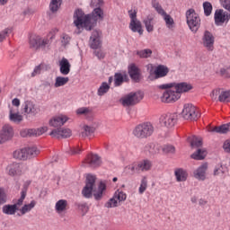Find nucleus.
I'll return each instance as SVG.
<instances>
[{
	"label": "nucleus",
	"instance_id": "nucleus-1",
	"mask_svg": "<svg viewBox=\"0 0 230 230\" xmlns=\"http://www.w3.org/2000/svg\"><path fill=\"white\" fill-rule=\"evenodd\" d=\"M74 24L78 30L80 28H85L87 31L93 30V21H103V10L101 7H96L92 14H85L81 9H77L74 13Z\"/></svg>",
	"mask_w": 230,
	"mask_h": 230
},
{
	"label": "nucleus",
	"instance_id": "nucleus-2",
	"mask_svg": "<svg viewBox=\"0 0 230 230\" xmlns=\"http://www.w3.org/2000/svg\"><path fill=\"white\" fill-rule=\"evenodd\" d=\"M155 130V128L152 123L143 122L135 127L133 129V136H135V137L137 139H147V137L153 136Z\"/></svg>",
	"mask_w": 230,
	"mask_h": 230
},
{
	"label": "nucleus",
	"instance_id": "nucleus-3",
	"mask_svg": "<svg viewBox=\"0 0 230 230\" xmlns=\"http://www.w3.org/2000/svg\"><path fill=\"white\" fill-rule=\"evenodd\" d=\"M39 154H40V151L37 148V146H32L16 150L13 152V156L14 159L26 161V159H32V157H37Z\"/></svg>",
	"mask_w": 230,
	"mask_h": 230
},
{
	"label": "nucleus",
	"instance_id": "nucleus-4",
	"mask_svg": "<svg viewBox=\"0 0 230 230\" xmlns=\"http://www.w3.org/2000/svg\"><path fill=\"white\" fill-rule=\"evenodd\" d=\"M186 19L190 31L197 33L199 28H200V16L197 14L194 9H189L186 12Z\"/></svg>",
	"mask_w": 230,
	"mask_h": 230
},
{
	"label": "nucleus",
	"instance_id": "nucleus-5",
	"mask_svg": "<svg viewBox=\"0 0 230 230\" xmlns=\"http://www.w3.org/2000/svg\"><path fill=\"white\" fill-rule=\"evenodd\" d=\"M158 89H174L178 94H182V93H188L193 89V86L186 82L182 83H169L164 84H160L157 86Z\"/></svg>",
	"mask_w": 230,
	"mask_h": 230
},
{
	"label": "nucleus",
	"instance_id": "nucleus-6",
	"mask_svg": "<svg viewBox=\"0 0 230 230\" xmlns=\"http://www.w3.org/2000/svg\"><path fill=\"white\" fill-rule=\"evenodd\" d=\"M182 117L184 119H190V121H197L200 118V111L193 104H185L182 110Z\"/></svg>",
	"mask_w": 230,
	"mask_h": 230
},
{
	"label": "nucleus",
	"instance_id": "nucleus-7",
	"mask_svg": "<svg viewBox=\"0 0 230 230\" xmlns=\"http://www.w3.org/2000/svg\"><path fill=\"white\" fill-rule=\"evenodd\" d=\"M127 200V193L123 192L122 190H118L113 197L105 203V208H118L121 202H125Z\"/></svg>",
	"mask_w": 230,
	"mask_h": 230
},
{
	"label": "nucleus",
	"instance_id": "nucleus-8",
	"mask_svg": "<svg viewBox=\"0 0 230 230\" xmlns=\"http://www.w3.org/2000/svg\"><path fill=\"white\" fill-rule=\"evenodd\" d=\"M94 184H96V176L88 174L86 176L85 186L82 190V195L84 197V199L93 198V190H94Z\"/></svg>",
	"mask_w": 230,
	"mask_h": 230
},
{
	"label": "nucleus",
	"instance_id": "nucleus-9",
	"mask_svg": "<svg viewBox=\"0 0 230 230\" xmlns=\"http://www.w3.org/2000/svg\"><path fill=\"white\" fill-rule=\"evenodd\" d=\"M140 100H143V93L137 92L128 93L120 102L124 107H130L139 103Z\"/></svg>",
	"mask_w": 230,
	"mask_h": 230
},
{
	"label": "nucleus",
	"instance_id": "nucleus-10",
	"mask_svg": "<svg viewBox=\"0 0 230 230\" xmlns=\"http://www.w3.org/2000/svg\"><path fill=\"white\" fill-rule=\"evenodd\" d=\"M180 99L181 94H179L174 88H166L161 96V102H163V103H175V102Z\"/></svg>",
	"mask_w": 230,
	"mask_h": 230
},
{
	"label": "nucleus",
	"instance_id": "nucleus-11",
	"mask_svg": "<svg viewBox=\"0 0 230 230\" xmlns=\"http://www.w3.org/2000/svg\"><path fill=\"white\" fill-rule=\"evenodd\" d=\"M214 21L216 26H224L225 22L227 24L230 21V13L224 11V9H217L214 13Z\"/></svg>",
	"mask_w": 230,
	"mask_h": 230
},
{
	"label": "nucleus",
	"instance_id": "nucleus-12",
	"mask_svg": "<svg viewBox=\"0 0 230 230\" xmlns=\"http://www.w3.org/2000/svg\"><path fill=\"white\" fill-rule=\"evenodd\" d=\"M30 48L31 49H39L40 48H44L49 44V40L40 38V36L32 35L29 40Z\"/></svg>",
	"mask_w": 230,
	"mask_h": 230
},
{
	"label": "nucleus",
	"instance_id": "nucleus-13",
	"mask_svg": "<svg viewBox=\"0 0 230 230\" xmlns=\"http://www.w3.org/2000/svg\"><path fill=\"white\" fill-rule=\"evenodd\" d=\"M202 45L208 51H213L215 49V36L211 31H205L202 37Z\"/></svg>",
	"mask_w": 230,
	"mask_h": 230
},
{
	"label": "nucleus",
	"instance_id": "nucleus-14",
	"mask_svg": "<svg viewBox=\"0 0 230 230\" xmlns=\"http://www.w3.org/2000/svg\"><path fill=\"white\" fill-rule=\"evenodd\" d=\"M160 123L163 127H166L167 128L175 127V123H177V114L167 113L165 115H162L160 118Z\"/></svg>",
	"mask_w": 230,
	"mask_h": 230
},
{
	"label": "nucleus",
	"instance_id": "nucleus-15",
	"mask_svg": "<svg viewBox=\"0 0 230 230\" xmlns=\"http://www.w3.org/2000/svg\"><path fill=\"white\" fill-rule=\"evenodd\" d=\"M170 73V68L164 65H159L154 71V74L150 72L149 80H158V78H164ZM155 75V76H154Z\"/></svg>",
	"mask_w": 230,
	"mask_h": 230
},
{
	"label": "nucleus",
	"instance_id": "nucleus-16",
	"mask_svg": "<svg viewBox=\"0 0 230 230\" xmlns=\"http://www.w3.org/2000/svg\"><path fill=\"white\" fill-rule=\"evenodd\" d=\"M84 164L90 168H98L102 166V157L96 154H89L84 159Z\"/></svg>",
	"mask_w": 230,
	"mask_h": 230
},
{
	"label": "nucleus",
	"instance_id": "nucleus-17",
	"mask_svg": "<svg viewBox=\"0 0 230 230\" xmlns=\"http://www.w3.org/2000/svg\"><path fill=\"white\" fill-rule=\"evenodd\" d=\"M22 109L24 114L29 116H36L40 112V108H39L33 102L31 101H25L22 104Z\"/></svg>",
	"mask_w": 230,
	"mask_h": 230
},
{
	"label": "nucleus",
	"instance_id": "nucleus-18",
	"mask_svg": "<svg viewBox=\"0 0 230 230\" xmlns=\"http://www.w3.org/2000/svg\"><path fill=\"white\" fill-rule=\"evenodd\" d=\"M89 46L92 49H99V48H102V32L100 31H93L92 32Z\"/></svg>",
	"mask_w": 230,
	"mask_h": 230
},
{
	"label": "nucleus",
	"instance_id": "nucleus-19",
	"mask_svg": "<svg viewBox=\"0 0 230 230\" xmlns=\"http://www.w3.org/2000/svg\"><path fill=\"white\" fill-rule=\"evenodd\" d=\"M128 73L133 82L136 84H139L141 82V69H139L136 64L133 63L128 66Z\"/></svg>",
	"mask_w": 230,
	"mask_h": 230
},
{
	"label": "nucleus",
	"instance_id": "nucleus-20",
	"mask_svg": "<svg viewBox=\"0 0 230 230\" xmlns=\"http://www.w3.org/2000/svg\"><path fill=\"white\" fill-rule=\"evenodd\" d=\"M13 137V128L12 126L6 124L3 127L0 131V145L1 143H4L6 141H10Z\"/></svg>",
	"mask_w": 230,
	"mask_h": 230
},
{
	"label": "nucleus",
	"instance_id": "nucleus-21",
	"mask_svg": "<svg viewBox=\"0 0 230 230\" xmlns=\"http://www.w3.org/2000/svg\"><path fill=\"white\" fill-rule=\"evenodd\" d=\"M208 168H209L208 163H204L201 165H199L193 172L194 178L197 179L198 181H204L208 175Z\"/></svg>",
	"mask_w": 230,
	"mask_h": 230
},
{
	"label": "nucleus",
	"instance_id": "nucleus-22",
	"mask_svg": "<svg viewBox=\"0 0 230 230\" xmlns=\"http://www.w3.org/2000/svg\"><path fill=\"white\" fill-rule=\"evenodd\" d=\"M71 134L72 132L69 128H56L50 132L49 136L56 137L57 139H60V137H71Z\"/></svg>",
	"mask_w": 230,
	"mask_h": 230
},
{
	"label": "nucleus",
	"instance_id": "nucleus-23",
	"mask_svg": "<svg viewBox=\"0 0 230 230\" xmlns=\"http://www.w3.org/2000/svg\"><path fill=\"white\" fill-rule=\"evenodd\" d=\"M9 119L13 123L19 125L23 119L22 115L19 112V109L17 108H11L9 111Z\"/></svg>",
	"mask_w": 230,
	"mask_h": 230
},
{
	"label": "nucleus",
	"instance_id": "nucleus-24",
	"mask_svg": "<svg viewBox=\"0 0 230 230\" xmlns=\"http://www.w3.org/2000/svg\"><path fill=\"white\" fill-rule=\"evenodd\" d=\"M152 161L148 159H144L137 163V173H141V172H150L152 170Z\"/></svg>",
	"mask_w": 230,
	"mask_h": 230
},
{
	"label": "nucleus",
	"instance_id": "nucleus-25",
	"mask_svg": "<svg viewBox=\"0 0 230 230\" xmlns=\"http://www.w3.org/2000/svg\"><path fill=\"white\" fill-rule=\"evenodd\" d=\"M59 71L61 75H64L65 76L67 75L68 73H71V63H69V60H67V58H63L60 60Z\"/></svg>",
	"mask_w": 230,
	"mask_h": 230
},
{
	"label": "nucleus",
	"instance_id": "nucleus-26",
	"mask_svg": "<svg viewBox=\"0 0 230 230\" xmlns=\"http://www.w3.org/2000/svg\"><path fill=\"white\" fill-rule=\"evenodd\" d=\"M124 82H128V75L126 73H115L114 75V86L119 87L120 85H123Z\"/></svg>",
	"mask_w": 230,
	"mask_h": 230
},
{
	"label": "nucleus",
	"instance_id": "nucleus-27",
	"mask_svg": "<svg viewBox=\"0 0 230 230\" xmlns=\"http://www.w3.org/2000/svg\"><path fill=\"white\" fill-rule=\"evenodd\" d=\"M174 175L177 182H186L188 181V171L182 168L175 169Z\"/></svg>",
	"mask_w": 230,
	"mask_h": 230
},
{
	"label": "nucleus",
	"instance_id": "nucleus-28",
	"mask_svg": "<svg viewBox=\"0 0 230 230\" xmlns=\"http://www.w3.org/2000/svg\"><path fill=\"white\" fill-rule=\"evenodd\" d=\"M67 121V117L66 116H58L54 117L49 120L50 127H62Z\"/></svg>",
	"mask_w": 230,
	"mask_h": 230
},
{
	"label": "nucleus",
	"instance_id": "nucleus-29",
	"mask_svg": "<svg viewBox=\"0 0 230 230\" xmlns=\"http://www.w3.org/2000/svg\"><path fill=\"white\" fill-rule=\"evenodd\" d=\"M129 29L133 33H139V35H143V26L141 25V22L139 21H130Z\"/></svg>",
	"mask_w": 230,
	"mask_h": 230
},
{
	"label": "nucleus",
	"instance_id": "nucleus-30",
	"mask_svg": "<svg viewBox=\"0 0 230 230\" xmlns=\"http://www.w3.org/2000/svg\"><path fill=\"white\" fill-rule=\"evenodd\" d=\"M143 22L145 24L146 30L148 33H152L154 31V25L155 24L154 22V16L147 15L144 20Z\"/></svg>",
	"mask_w": 230,
	"mask_h": 230
},
{
	"label": "nucleus",
	"instance_id": "nucleus-31",
	"mask_svg": "<svg viewBox=\"0 0 230 230\" xmlns=\"http://www.w3.org/2000/svg\"><path fill=\"white\" fill-rule=\"evenodd\" d=\"M55 210L58 215H60V213H64V211H67V200L59 199L56 202Z\"/></svg>",
	"mask_w": 230,
	"mask_h": 230
},
{
	"label": "nucleus",
	"instance_id": "nucleus-32",
	"mask_svg": "<svg viewBox=\"0 0 230 230\" xmlns=\"http://www.w3.org/2000/svg\"><path fill=\"white\" fill-rule=\"evenodd\" d=\"M35 206H37V201L35 200H31V203L25 204L21 208H19L21 214H18V217H21V215H26V213H30V211H31Z\"/></svg>",
	"mask_w": 230,
	"mask_h": 230
},
{
	"label": "nucleus",
	"instance_id": "nucleus-33",
	"mask_svg": "<svg viewBox=\"0 0 230 230\" xmlns=\"http://www.w3.org/2000/svg\"><path fill=\"white\" fill-rule=\"evenodd\" d=\"M17 211H19V208H17V205L13 204H7L2 208V212L4 213V215H15Z\"/></svg>",
	"mask_w": 230,
	"mask_h": 230
},
{
	"label": "nucleus",
	"instance_id": "nucleus-34",
	"mask_svg": "<svg viewBox=\"0 0 230 230\" xmlns=\"http://www.w3.org/2000/svg\"><path fill=\"white\" fill-rule=\"evenodd\" d=\"M77 116H85L91 118L93 116V108L91 107H81L76 110Z\"/></svg>",
	"mask_w": 230,
	"mask_h": 230
},
{
	"label": "nucleus",
	"instance_id": "nucleus-35",
	"mask_svg": "<svg viewBox=\"0 0 230 230\" xmlns=\"http://www.w3.org/2000/svg\"><path fill=\"white\" fill-rule=\"evenodd\" d=\"M9 175H21V165L18 163H13L7 166Z\"/></svg>",
	"mask_w": 230,
	"mask_h": 230
},
{
	"label": "nucleus",
	"instance_id": "nucleus-36",
	"mask_svg": "<svg viewBox=\"0 0 230 230\" xmlns=\"http://www.w3.org/2000/svg\"><path fill=\"white\" fill-rule=\"evenodd\" d=\"M227 172H229V170L227 169V166L219 164L217 165H216L215 169H214V172L213 175L215 177L218 176V175H226V173H227Z\"/></svg>",
	"mask_w": 230,
	"mask_h": 230
},
{
	"label": "nucleus",
	"instance_id": "nucleus-37",
	"mask_svg": "<svg viewBox=\"0 0 230 230\" xmlns=\"http://www.w3.org/2000/svg\"><path fill=\"white\" fill-rule=\"evenodd\" d=\"M212 132H217V134H228V132H230V122L215 127L212 129Z\"/></svg>",
	"mask_w": 230,
	"mask_h": 230
},
{
	"label": "nucleus",
	"instance_id": "nucleus-38",
	"mask_svg": "<svg viewBox=\"0 0 230 230\" xmlns=\"http://www.w3.org/2000/svg\"><path fill=\"white\" fill-rule=\"evenodd\" d=\"M144 152L150 154V155H154L155 154H157L159 150L155 147V144H154V142H149L144 146Z\"/></svg>",
	"mask_w": 230,
	"mask_h": 230
},
{
	"label": "nucleus",
	"instance_id": "nucleus-39",
	"mask_svg": "<svg viewBox=\"0 0 230 230\" xmlns=\"http://www.w3.org/2000/svg\"><path fill=\"white\" fill-rule=\"evenodd\" d=\"M81 136L82 137H93V136H94V128L91 126H84Z\"/></svg>",
	"mask_w": 230,
	"mask_h": 230
},
{
	"label": "nucleus",
	"instance_id": "nucleus-40",
	"mask_svg": "<svg viewBox=\"0 0 230 230\" xmlns=\"http://www.w3.org/2000/svg\"><path fill=\"white\" fill-rule=\"evenodd\" d=\"M109 91H111V85L109 84H107V82H103V83H102L101 86L99 87V89L97 91V94H98V96H105V94H107V93H109Z\"/></svg>",
	"mask_w": 230,
	"mask_h": 230
},
{
	"label": "nucleus",
	"instance_id": "nucleus-41",
	"mask_svg": "<svg viewBox=\"0 0 230 230\" xmlns=\"http://www.w3.org/2000/svg\"><path fill=\"white\" fill-rule=\"evenodd\" d=\"M189 143H190V146L192 148H199L202 146V139L197 137H188Z\"/></svg>",
	"mask_w": 230,
	"mask_h": 230
},
{
	"label": "nucleus",
	"instance_id": "nucleus-42",
	"mask_svg": "<svg viewBox=\"0 0 230 230\" xmlns=\"http://www.w3.org/2000/svg\"><path fill=\"white\" fill-rule=\"evenodd\" d=\"M69 82V77L58 76L56 77V82L54 84V87H64Z\"/></svg>",
	"mask_w": 230,
	"mask_h": 230
},
{
	"label": "nucleus",
	"instance_id": "nucleus-43",
	"mask_svg": "<svg viewBox=\"0 0 230 230\" xmlns=\"http://www.w3.org/2000/svg\"><path fill=\"white\" fill-rule=\"evenodd\" d=\"M62 6V0H51L49 4V10L52 13L58 12V9Z\"/></svg>",
	"mask_w": 230,
	"mask_h": 230
},
{
	"label": "nucleus",
	"instance_id": "nucleus-44",
	"mask_svg": "<svg viewBox=\"0 0 230 230\" xmlns=\"http://www.w3.org/2000/svg\"><path fill=\"white\" fill-rule=\"evenodd\" d=\"M218 101L222 103H226L230 102V90L228 91H221L220 95L218 96Z\"/></svg>",
	"mask_w": 230,
	"mask_h": 230
},
{
	"label": "nucleus",
	"instance_id": "nucleus-45",
	"mask_svg": "<svg viewBox=\"0 0 230 230\" xmlns=\"http://www.w3.org/2000/svg\"><path fill=\"white\" fill-rule=\"evenodd\" d=\"M206 157V151L202 149H198L195 153L191 155V158L196 161H202Z\"/></svg>",
	"mask_w": 230,
	"mask_h": 230
},
{
	"label": "nucleus",
	"instance_id": "nucleus-46",
	"mask_svg": "<svg viewBox=\"0 0 230 230\" xmlns=\"http://www.w3.org/2000/svg\"><path fill=\"white\" fill-rule=\"evenodd\" d=\"M152 6H153V8H155V10L157 12V13H159V15H162V17L164 15H165L166 11H164V9H163V6H161V4H159V2H157V0L152 1Z\"/></svg>",
	"mask_w": 230,
	"mask_h": 230
},
{
	"label": "nucleus",
	"instance_id": "nucleus-47",
	"mask_svg": "<svg viewBox=\"0 0 230 230\" xmlns=\"http://www.w3.org/2000/svg\"><path fill=\"white\" fill-rule=\"evenodd\" d=\"M137 55L139 57V58H148L152 57V49H145L142 50H137Z\"/></svg>",
	"mask_w": 230,
	"mask_h": 230
},
{
	"label": "nucleus",
	"instance_id": "nucleus-48",
	"mask_svg": "<svg viewBox=\"0 0 230 230\" xmlns=\"http://www.w3.org/2000/svg\"><path fill=\"white\" fill-rule=\"evenodd\" d=\"M203 9H204V14L206 17H209L213 12V4L209 2H204L203 3Z\"/></svg>",
	"mask_w": 230,
	"mask_h": 230
},
{
	"label": "nucleus",
	"instance_id": "nucleus-49",
	"mask_svg": "<svg viewBox=\"0 0 230 230\" xmlns=\"http://www.w3.org/2000/svg\"><path fill=\"white\" fill-rule=\"evenodd\" d=\"M24 199H26V190H22L21 191V197L13 204V206H16V209H19V208H21V206H22V204L24 203Z\"/></svg>",
	"mask_w": 230,
	"mask_h": 230
},
{
	"label": "nucleus",
	"instance_id": "nucleus-50",
	"mask_svg": "<svg viewBox=\"0 0 230 230\" xmlns=\"http://www.w3.org/2000/svg\"><path fill=\"white\" fill-rule=\"evenodd\" d=\"M146 188H148V181L146 180V177H144L141 180L140 187L138 189V193L140 195H143L145 191H146Z\"/></svg>",
	"mask_w": 230,
	"mask_h": 230
},
{
	"label": "nucleus",
	"instance_id": "nucleus-51",
	"mask_svg": "<svg viewBox=\"0 0 230 230\" xmlns=\"http://www.w3.org/2000/svg\"><path fill=\"white\" fill-rule=\"evenodd\" d=\"M125 173H137V164H132L124 168Z\"/></svg>",
	"mask_w": 230,
	"mask_h": 230
},
{
	"label": "nucleus",
	"instance_id": "nucleus-52",
	"mask_svg": "<svg viewBox=\"0 0 230 230\" xmlns=\"http://www.w3.org/2000/svg\"><path fill=\"white\" fill-rule=\"evenodd\" d=\"M45 66L46 65H44L43 63L36 66L31 73V77L34 78V76H37V75H40Z\"/></svg>",
	"mask_w": 230,
	"mask_h": 230
},
{
	"label": "nucleus",
	"instance_id": "nucleus-53",
	"mask_svg": "<svg viewBox=\"0 0 230 230\" xmlns=\"http://www.w3.org/2000/svg\"><path fill=\"white\" fill-rule=\"evenodd\" d=\"M35 134V129H22L21 132H20V135L22 136V137H31Z\"/></svg>",
	"mask_w": 230,
	"mask_h": 230
},
{
	"label": "nucleus",
	"instance_id": "nucleus-54",
	"mask_svg": "<svg viewBox=\"0 0 230 230\" xmlns=\"http://www.w3.org/2000/svg\"><path fill=\"white\" fill-rule=\"evenodd\" d=\"M162 17H164V21H165L167 28H172L173 26V18L168 13H165Z\"/></svg>",
	"mask_w": 230,
	"mask_h": 230
},
{
	"label": "nucleus",
	"instance_id": "nucleus-55",
	"mask_svg": "<svg viewBox=\"0 0 230 230\" xmlns=\"http://www.w3.org/2000/svg\"><path fill=\"white\" fill-rule=\"evenodd\" d=\"M8 198L6 197V192H4V189L0 188V206L3 204H6Z\"/></svg>",
	"mask_w": 230,
	"mask_h": 230
},
{
	"label": "nucleus",
	"instance_id": "nucleus-56",
	"mask_svg": "<svg viewBox=\"0 0 230 230\" xmlns=\"http://www.w3.org/2000/svg\"><path fill=\"white\" fill-rule=\"evenodd\" d=\"M164 154H175V146L172 145H165L163 147Z\"/></svg>",
	"mask_w": 230,
	"mask_h": 230
},
{
	"label": "nucleus",
	"instance_id": "nucleus-57",
	"mask_svg": "<svg viewBox=\"0 0 230 230\" xmlns=\"http://www.w3.org/2000/svg\"><path fill=\"white\" fill-rule=\"evenodd\" d=\"M9 33H12V29L6 28L4 31L0 32V42H3L4 39H6L9 35Z\"/></svg>",
	"mask_w": 230,
	"mask_h": 230
},
{
	"label": "nucleus",
	"instance_id": "nucleus-58",
	"mask_svg": "<svg viewBox=\"0 0 230 230\" xmlns=\"http://www.w3.org/2000/svg\"><path fill=\"white\" fill-rule=\"evenodd\" d=\"M71 42V37L66 33L61 35V44L62 46H67Z\"/></svg>",
	"mask_w": 230,
	"mask_h": 230
},
{
	"label": "nucleus",
	"instance_id": "nucleus-59",
	"mask_svg": "<svg viewBox=\"0 0 230 230\" xmlns=\"http://www.w3.org/2000/svg\"><path fill=\"white\" fill-rule=\"evenodd\" d=\"M45 132H48V127L43 126L35 129L34 136H42V134H45Z\"/></svg>",
	"mask_w": 230,
	"mask_h": 230
},
{
	"label": "nucleus",
	"instance_id": "nucleus-60",
	"mask_svg": "<svg viewBox=\"0 0 230 230\" xmlns=\"http://www.w3.org/2000/svg\"><path fill=\"white\" fill-rule=\"evenodd\" d=\"M77 208L79 211L83 213V215L87 214V211H89V207L87 206V203L79 204Z\"/></svg>",
	"mask_w": 230,
	"mask_h": 230
},
{
	"label": "nucleus",
	"instance_id": "nucleus-61",
	"mask_svg": "<svg viewBox=\"0 0 230 230\" xmlns=\"http://www.w3.org/2000/svg\"><path fill=\"white\" fill-rule=\"evenodd\" d=\"M222 91H223V90L220 89V88H217V89L213 90L212 93H211V94H210L212 100H217V98L218 96H220V94H222Z\"/></svg>",
	"mask_w": 230,
	"mask_h": 230
},
{
	"label": "nucleus",
	"instance_id": "nucleus-62",
	"mask_svg": "<svg viewBox=\"0 0 230 230\" xmlns=\"http://www.w3.org/2000/svg\"><path fill=\"white\" fill-rule=\"evenodd\" d=\"M69 154L71 155H78V154H82V149L79 146H75L70 148Z\"/></svg>",
	"mask_w": 230,
	"mask_h": 230
},
{
	"label": "nucleus",
	"instance_id": "nucleus-63",
	"mask_svg": "<svg viewBox=\"0 0 230 230\" xmlns=\"http://www.w3.org/2000/svg\"><path fill=\"white\" fill-rule=\"evenodd\" d=\"M103 4V0H92L91 6H93L95 8H101V6Z\"/></svg>",
	"mask_w": 230,
	"mask_h": 230
},
{
	"label": "nucleus",
	"instance_id": "nucleus-64",
	"mask_svg": "<svg viewBox=\"0 0 230 230\" xmlns=\"http://www.w3.org/2000/svg\"><path fill=\"white\" fill-rule=\"evenodd\" d=\"M223 148L225 151H226L228 154H230V140H226L224 143Z\"/></svg>",
	"mask_w": 230,
	"mask_h": 230
}]
</instances>
